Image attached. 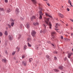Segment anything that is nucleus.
<instances>
[{
    "label": "nucleus",
    "mask_w": 73,
    "mask_h": 73,
    "mask_svg": "<svg viewBox=\"0 0 73 73\" xmlns=\"http://www.w3.org/2000/svg\"><path fill=\"white\" fill-rule=\"evenodd\" d=\"M71 36H73V34L72 33L71 34Z\"/></svg>",
    "instance_id": "obj_61"
},
{
    "label": "nucleus",
    "mask_w": 73,
    "mask_h": 73,
    "mask_svg": "<svg viewBox=\"0 0 73 73\" xmlns=\"http://www.w3.org/2000/svg\"><path fill=\"white\" fill-rule=\"evenodd\" d=\"M33 60V59L32 58H30L29 59V62H31V61H32Z\"/></svg>",
    "instance_id": "obj_31"
},
{
    "label": "nucleus",
    "mask_w": 73,
    "mask_h": 73,
    "mask_svg": "<svg viewBox=\"0 0 73 73\" xmlns=\"http://www.w3.org/2000/svg\"><path fill=\"white\" fill-rule=\"evenodd\" d=\"M31 1L34 4H36V3H37L36 0H31Z\"/></svg>",
    "instance_id": "obj_8"
},
{
    "label": "nucleus",
    "mask_w": 73,
    "mask_h": 73,
    "mask_svg": "<svg viewBox=\"0 0 73 73\" xmlns=\"http://www.w3.org/2000/svg\"><path fill=\"white\" fill-rule=\"evenodd\" d=\"M43 26L44 27L45 29L43 30V33H45V32L47 31V30L46 29V26L44 24H43Z\"/></svg>",
    "instance_id": "obj_4"
},
{
    "label": "nucleus",
    "mask_w": 73,
    "mask_h": 73,
    "mask_svg": "<svg viewBox=\"0 0 73 73\" xmlns=\"http://www.w3.org/2000/svg\"><path fill=\"white\" fill-rule=\"evenodd\" d=\"M19 36L18 38V40H19V39H20V38L21 37V35L19 34Z\"/></svg>",
    "instance_id": "obj_23"
},
{
    "label": "nucleus",
    "mask_w": 73,
    "mask_h": 73,
    "mask_svg": "<svg viewBox=\"0 0 73 73\" xmlns=\"http://www.w3.org/2000/svg\"><path fill=\"white\" fill-rule=\"evenodd\" d=\"M54 60H55V61L57 60V57H54Z\"/></svg>",
    "instance_id": "obj_40"
},
{
    "label": "nucleus",
    "mask_w": 73,
    "mask_h": 73,
    "mask_svg": "<svg viewBox=\"0 0 73 73\" xmlns=\"http://www.w3.org/2000/svg\"><path fill=\"white\" fill-rule=\"evenodd\" d=\"M28 46H29V47H31V44H29V43H28Z\"/></svg>",
    "instance_id": "obj_37"
},
{
    "label": "nucleus",
    "mask_w": 73,
    "mask_h": 73,
    "mask_svg": "<svg viewBox=\"0 0 73 73\" xmlns=\"http://www.w3.org/2000/svg\"><path fill=\"white\" fill-rule=\"evenodd\" d=\"M67 11H69V9H68V8H67Z\"/></svg>",
    "instance_id": "obj_54"
},
{
    "label": "nucleus",
    "mask_w": 73,
    "mask_h": 73,
    "mask_svg": "<svg viewBox=\"0 0 73 73\" xmlns=\"http://www.w3.org/2000/svg\"><path fill=\"white\" fill-rule=\"evenodd\" d=\"M70 20L72 22H73V20L70 19Z\"/></svg>",
    "instance_id": "obj_50"
},
{
    "label": "nucleus",
    "mask_w": 73,
    "mask_h": 73,
    "mask_svg": "<svg viewBox=\"0 0 73 73\" xmlns=\"http://www.w3.org/2000/svg\"><path fill=\"white\" fill-rule=\"evenodd\" d=\"M6 29L7 30H8V28L7 27H6Z\"/></svg>",
    "instance_id": "obj_52"
},
{
    "label": "nucleus",
    "mask_w": 73,
    "mask_h": 73,
    "mask_svg": "<svg viewBox=\"0 0 73 73\" xmlns=\"http://www.w3.org/2000/svg\"><path fill=\"white\" fill-rule=\"evenodd\" d=\"M18 61H16V63H18Z\"/></svg>",
    "instance_id": "obj_59"
},
{
    "label": "nucleus",
    "mask_w": 73,
    "mask_h": 73,
    "mask_svg": "<svg viewBox=\"0 0 73 73\" xmlns=\"http://www.w3.org/2000/svg\"><path fill=\"white\" fill-rule=\"evenodd\" d=\"M8 38L9 41H12L13 40V37L12 35H9L8 36Z\"/></svg>",
    "instance_id": "obj_5"
},
{
    "label": "nucleus",
    "mask_w": 73,
    "mask_h": 73,
    "mask_svg": "<svg viewBox=\"0 0 73 73\" xmlns=\"http://www.w3.org/2000/svg\"><path fill=\"white\" fill-rule=\"evenodd\" d=\"M40 17H39V19H42V15H43V13L42 12V11H40L39 12Z\"/></svg>",
    "instance_id": "obj_3"
},
{
    "label": "nucleus",
    "mask_w": 73,
    "mask_h": 73,
    "mask_svg": "<svg viewBox=\"0 0 73 73\" xmlns=\"http://www.w3.org/2000/svg\"><path fill=\"white\" fill-rule=\"evenodd\" d=\"M53 53H54V54H57V51H54L53 52Z\"/></svg>",
    "instance_id": "obj_39"
},
{
    "label": "nucleus",
    "mask_w": 73,
    "mask_h": 73,
    "mask_svg": "<svg viewBox=\"0 0 73 73\" xmlns=\"http://www.w3.org/2000/svg\"><path fill=\"white\" fill-rule=\"evenodd\" d=\"M45 15L46 16H48V17H50V18H52V17L51 15H49V14H48V13H46Z\"/></svg>",
    "instance_id": "obj_11"
},
{
    "label": "nucleus",
    "mask_w": 73,
    "mask_h": 73,
    "mask_svg": "<svg viewBox=\"0 0 73 73\" xmlns=\"http://www.w3.org/2000/svg\"><path fill=\"white\" fill-rule=\"evenodd\" d=\"M5 1L6 3H7L8 2V0H5Z\"/></svg>",
    "instance_id": "obj_45"
},
{
    "label": "nucleus",
    "mask_w": 73,
    "mask_h": 73,
    "mask_svg": "<svg viewBox=\"0 0 73 73\" xmlns=\"http://www.w3.org/2000/svg\"><path fill=\"white\" fill-rule=\"evenodd\" d=\"M47 43L49 44H50V42L49 41H47Z\"/></svg>",
    "instance_id": "obj_47"
},
{
    "label": "nucleus",
    "mask_w": 73,
    "mask_h": 73,
    "mask_svg": "<svg viewBox=\"0 0 73 73\" xmlns=\"http://www.w3.org/2000/svg\"><path fill=\"white\" fill-rule=\"evenodd\" d=\"M60 21H62V23H63V21H61V20H60Z\"/></svg>",
    "instance_id": "obj_62"
},
{
    "label": "nucleus",
    "mask_w": 73,
    "mask_h": 73,
    "mask_svg": "<svg viewBox=\"0 0 73 73\" xmlns=\"http://www.w3.org/2000/svg\"><path fill=\"white\" fill-rule=\"evenodd\" d=\"M0 57H1V55L0 54Z\"/></svg>",
    "instance_id": "obj_64"
},
{
    "label": "nucleus",
    "mask_w": 73,
    "mask_h": 73,
    "mask_svg": "<svg viewBox=\"0 0 73 73\" xmlns=\"http://www.w3.org/2000/svg\"><path fill=\"white\" fill-rule=\"evenodd\" d=\"M58 68L59 69L61 70H63V66H59Z\"/></svg>",
    "instance_id": "obj_12"
},
{
    "label": "nucleus",
    "mask_w": 73,
    "mask_h": 73,
    "mask_svg": "<svg viewBox=\"0 0 73 73\" xmlns=\"http://www.w3.org/2000/svg\"><path fill=\"white\" fill-rule=\"evenodd\" d=\"M0 11H4V9H3V8H2L1 9V8H0Z\"/></svg>",
    "instance_id": "obj_44"
},
{
    "label": "nucleus",
    "mask_w": 73,
    "mask_h": 73,
    "mask_svg": "<svg viewBox=\"0 0 73 73\" xmlns=\"http://www.w3.org/2000/svg\"><path fill=\"white\" fill-rule=\"evenodd\" d=\"M15 12L17 13H19L20 12V11H19L18 9H17L16 10Z\"/></svg>",
    "instance_id": "obj_17"
},
{
    "label": "nucleus",
    "mask_w": 73,
    "mask_h": 73,
    "mask_svg": "<svg viewBox=\"0 0 73 73\" xmlns=\"http://www.w3.org/2000/svg\"><path fill=\"white\" fill-rule=\"evenodd\" d=\"M55 34V32H52V36H53V35Z\"/></svg>",
    "instance_id": "obj_34"
},
{
    "label": "nucleus",
    "mask_w": 73,
    "mask_h": 73,
    "mask_svg": "<svg viewBox=\"0 0 73 73\" xmlns=\"http://www.w3.org/2000/svg\"><path fill=\"white\" fill-rule=\"evenodd\" d=\"M47 4L49 6V7L50 6V4H49L47 3Z\"/></svg>",
    "instance_id": "obj_53"
},
{
    "label": "nucleus",
    "mask_w": 73,
    "mask_h": 73,
    "mask_svg": "<svg viewBox=\"0 0 73 73\" xmlns=\"http://www.w3.org/2000/svg\"><path fill=\"white\" fill-rule=\"evenodd\" d=\"M11 11V10L9 9H8L7 10V13H9V12H10Z\"/></svg>",
    "instance_id": "obj_18"
},
{
    "label": "nucleus",
    "mask_w": 73,
    "mask_h": 73,
    "mask_svg": "<svg viewBox=\"0 0 73 73\" xmlns=\"http://www.w3.org/2000/svg\"><path fill=\"white\" fill-rule=\"evenodd\" d=\"M4 35L6 36H8V31H5Z\"/></svg>",
    "instance_id": "obj_16"
},
{
    "label": "nucleus",
    "mask_w": 73,
    "mask_h": 73,
    "mask_svg": "<svg viewBox=\"0 0 73 73\" xmlns=\"http://www.w3.org/2000/svg\"><path fill=\"white\" fill-rule=\"evenodd\" d=\"M22 58H25V55H22Z\"/></svg>",
    "instance_id": "obj_42"
},
{
    "label": "nucleus",
    "mask_w": 73,
    "mask_h": 73,
    "mask_svg": "<svg viewBox=\"0 0 73 73\" xmlns=\"http://www.w3.org/2000/svg\"><path fill=\"white\" fill-rule=\"evenodd\" d=\"M58 26H59V24H58V23H56L55 27L57 28H58Z\"/></svg>",
    "instance_id": "obj_27"
},
{
    "label": "nucleus",
    "mask_w": 73,
    "mask_h": 73,
    "mask_svg": "<svg viewBox=\"0 0 73 73\" xmlns=\"http://www.w3.org/2000/svg\"><path fill=\"white\" fill-rule=\"evenodd\" d=\"M52 40V41H54V40H55V37H53L52 38H51Z\"/></svg>",
    "instance_id": "obj_41"
},
{
    "label": "nucleus",
    "mask_w": 73,
    "mask_h": 73,
    "mask_svg": "<svg viewBox=\"0 0 73 73\" xmlns=\"http://www.w3.org/2000/svg\"><path fill=\"white\" fill-rule=\"evenodd\" d=\"M72 54H73V53H72L68 54V58H70V56H71Z\"/></svg>",
    "instance_id": "obj_15"
},
{
    "label": "nucleus",
    "mask_w": 73,
    "mask_h": 73,
    "mask_svg": "<svg viewBox=\"0 0 73 73\" xmlns=\"http://www.w3.org/2000/svg\"><path fill=\"white\" fill-rule=\"evenodd\" d=\"M20 19L21 20H24V17H21Z\"/></svg>",
    "instance_id": "obj_30"
},
{
    "label": "nucleus",
    "mask_w": 73,
    "mask_h": 73,
    "mask_svg": "<svg viewBox=\"0 0 73 73\" xmlns=\"http://www.w3.org/2000/svg\"><path fill=\"white\" fill-rule=\"evenodd\" d=\"M11 22H15V19H11Z\"/></svg>",
    "instance_id": "obj_25"
},
{
    "label": "nucleus",
    "mask_w": 73,
    "mask_h": 73,
    "mask_svg": "<svg viewBox=\"0 0 73 73\" xmlns=\"http://www.w3.org/2000/svg\"><path fill=\"white\" fill-rule=\"evenodd\" d=\"M7 25L9 28H11V25L9 24H8Z\"/></svg>",
    "instance_id": "obj_29"
},
{
    "label": "nucleus",
    "mask_w": 73,
    "mask_h": 73,
    "mask_svg": "<svg viewBox=\"0 0 73 73\" xmlns=\"http://www.w3.org/2000/svg\"><path fill=\"white\" fill-rule=\"evenodd\" d=\"M14 24H15V23L12 22L11 23V27H13V25H14Z\"/></svg>",
    "instance_id": "obj_24"
},
{
    "label": "nucleus",
    "mask_w": 73,
    "mask_h": 73,
    "mask_svg": "<svg viewBox=\"0 0 73 73\" xmlns=\"http://www.w3.org/2000/svg\"><path fill=\"white\" fill-rule=\"evenodd\" d=\"M26 28L27 29H29L30 28V25H29V23H27L26 25Z\"/></svg>",
    "instance_id": "obj_7"
},
{
    "label": "nucleus",
    "mask_w": 73,
    "mask_h": 73,
    "mask_svg": "<svg viewBox=\"0 0 73 73\" xmlns=\"http://www.w3.org/2000/svg\"><path fill=\"white\" fill-rule=\"evenodd\" d=\"M3 36V33L2 32H0V36Z\"/></svg>",
    "instance_id": "obj_36"
},
{
    "label": "nucleus",
    "mask_w": 73,
    "mask_h": 73,
    "mask_svg": "<svg viewBox=\"0 0 73 73\" xmlns=\"http://www.w3.org/2000/svg\"><path fill=\"white\" fill-rule=\"evenodd\" d=\"M31 41V38H28L27 40V41Z\"/></svg>",
    "instance_id": "obj_33"
},
{
    "label": "nucleus",
    "mask_w": 73,
    "mask_h": 73,
    "mask_svg": "<svg viewBox=\"0 0 73 73\" xmlns=\"http://www.w3.org/2000/svg\"><path fill=\"white\" fill-rule=\"evenodd\" d=\"M58 15L60 17H61V18H63V17H64V15L61 13H59Z\"/></svg>",
    "instance_id": "obj_9"
},
{
    "label": "nucleus",
    "mask_w": 73,
    "mask_h": 73,
    "mask_svg": "<svg viewBox=\"0 0 73 73\" xmlns=\"http://www.w3.org/2000/svg\"><path fill=\"white\" fill-rule=\"evenodd\" d=\"M5 45H6V46H7V43H5Z\"/></svg>",
    "instance_id": "obj_55"
},
{
    "label": "nucleus",
    "mask_w": 73,
    "mask_h": 73,
    "mask_svg": "<svg viewBox=\"0 0 73 73\" xmlns=\"http://www.w3.org/2000/svg\"><path fill=\"white\" fill-rule=\"evenodd\" d=\"M33 25H38V24H39L38 23L36 22V23H34L33 24Z\"/></svg>",
    "instance_id": "obj_22"
},
{
    "label": "nucleus",
    "mask_w": 73,
    "mask_h": 73,
    "mask_svg": "<svg viewBox=\"0 0 73 73\" xmlns=\"http://www.w3.org/2000/svg\"><path fill=\"white\" fill-rule=\"evenodd\" d=\"M22 64L23 65H24V66H25L27 65V62L25 61H23Z\"/></svg>",
    "instance_id": "obj_6"
},
{
    "label": "nucleus",
    "mask_w": 73,
    "mask_h": 73,
    "mask_svg": "<svg viewBox=\"0 0 73 73\" xmlns=\"http://www.w3.org/2000/svg\"><path fill=\"white\" fill-rule=\"evenodd\" d=\"M46 57L48 59V60H49V61L51 59H50V57L48 55H47L46 56Z\"/></svg>",
    "instance_id": "obj_10"
},
{
    "label": "nucleus",
    "mask_w": 73,
    "mask_h": 73,
    "mask_svg": "<svg viewBox=\"0 0 73 73\" xmlns=\"http://www.w3.org/2000/svg\"><path fill=\"white\" fill-rule=\"evenodd\" d=\"M72 51H73V48H72Z\"/></svg>",
    "instance_id": "obj_63"
},
{
    "label": "nucleus",
    "mask_w": 73,
    "mask_h": 73,
    "mask_svg": "<svg viewBox=\"0 0 73 73\" xmlns=\"http://www.w3.org/2000/svg\"><path fill=\"white\" fill-rule=\"evenodd\" d=\"M2 61L3 62H4V63H6L7 62V60L5 59H2Z\"/></svg>",
    "instance_id": "obj_13"
},
{
    "label": "nucleus",
    "mask_w": 73,
    "mask_h": 73,
    "mask_svg": "<svg viewBox=\"0 0 73 73\" xmlns=\"http://www.w3.org/2000/svg\"><path fill=\"white\" fill-rule=\"evenodd\" d=\"M65 40H66L67 41H70V40L69 39H68L67 38H65Z\"/></svg>",
    "instance_id": "obj_26"
},
{
    "label": "nucleus",
    "mask_w": 73,
    "mask_h": 73,
    "mask_svg": "<svg viewBox=\"0 0 73 73\" xmlns=\"http://www.w3.org/2000/svg\"><path fill=\"white\" fill-rule=\"evenodd\" d=\"M5 53L6 54H8V52H7V51H6Z\"/></svg>",
    "instance_id": "obj_51"
},
{
    "label": "nucleus",
    "mask_w": 73,
    "mask_h": 73,
    "mask_svg": "<svg viewBox=\"0 0 73 73\" xmlns=\"http://www.w3.org/2000/svg\"><path fill=\"white\" fill-rule=\"evenodd\" d=\"M66 59H67V58H66V57H65L64 58V61H65V60H66Z\"/></svg>",
    "instance_id": "obj_49"
},
{
    "label": "nucleus",
    "mask_w": 73,
    "mask_h": 73,
    "mask_svg": "<svg viewBox=\"0 0 73 73\" xmlns=\"http://www.w3.org/2000/svg\"><path fill=\"white\" fill-rule=\"evenodd\" d=\"M40 9H41V10H40V11H41L42 12V11H44V9H42V8H41Z\"/></svg>",
    "instance_id": "obj_46"
},
{
    "label": "nucleus",
    "mask_w": 73,
    "mask_h": 73,
    "mask_svg": "<svg viewBox=\"0 0 73 73\" xmlns=\"http://www.w3.org/2000/svg\"><path fill=\"white\" fill-rule=\"evenodd\" d=\"M44 20L46 24L47 25L49 26L50 29L52 28V24L51 23L49 22V19L46 18V17H44Z\"/></svg>",
    "instance_id": "obj_1"
},
{
    "label": "nucleus",
    "mask_w": 73,
    "mask_h": 73,
    "mask_svg": "<svg viewBox=\"0 0 73 73\" xmlns=\"http://www.w3.org/2000/svg\"><path fill=\"white\" fill-rule=\"evenodd\" d=\"M33 19H36V17L34 16H32V19H31V21H33Z\"/></svg>",
    "instance_id": "obj_20"
},
{
    "label": "nucleus",
    "mask_w": 73,
    "mask_h": 73,
    "mask_svg": "<svg viewBox=\"0 0 73 73\" xmlns=\"http://www.w3.org/2000/svg\"><path fill=\"white\" fill-rule=\"evenodd\" d=\"M68 3L70 4V5H71V7H73V5H72V3H71V1H70V0H69Z\"/></svg>",
    "instance_id": "obj_19"
},
{
    "label": "nucleus",
    "mask_w": 73,
    "mask_h": 73,
    "mask_svg": "<svg viewBox=\"0 0 73 73\" xmlns=\"http://www.w3.org/2000/svg\"><path fill=\"white\" fill-rule=\"evenodd\" d=\"M20 48H19V47H17L16 48V50H17V52H19L20 51Z\"/></svg>",
    "instance_id": "obj_21"
},
{
    "label": "nucleus",
    "mask_w": 73,
    "mask_h": 73,
    "mask_svg": "<svg viewBox=\"0 0 73 73\" xmlns=\"http://www.w3.org/2000/svg\"><path fill=\"white\" fill-rule=\"evenodd\" d=\"M52 45L53 46H54V44H52Z\"/></svg>",
    "instance_id": "obj_60"
},
{
    "label": "nucleus",
    "mask_w": 73,
    "mask_h": 73,
    "mask_svg": "<svg viewBox=\"0 0 73 73\" xmlns=\"http://www.w3.org/2000/svg\"><path fill=\"white\" fill-rule=\"evenodd\" d=\"M36 34V32L35 30H33L31 32V35L33 37H36L35 35Z\"/></svg>",
    "instance_id": "obj_2"
},
{
    "label": "nucleus",
    "mask_w": 73,
    "mask_h": 73,
    "mask_svg": "<svg viewBox=\"0 0 73 73\" xmlns=\"http://www.w3.org/2000/svg\"><path fill=\"white\" fill-rule=\"evenodd\" d=\"M38 5L39 8H41V5L40 3H39Z\"/></svg>",
    "instance_id": "obj_35"
},
{
    "label": "nucleus",
    "mask_w": 73,
    "mask_h": 73,
    "mask_svg": "<svg viewBox=\"0 0 73 73\" xmlns=\"http://www.w3.org/2000/svg\"><path fill=\"white\" fill-rule=\"evenodd\" d=\"M16 57H13V60H16Z\"/></svg>",
    "instance_id": "obj_48"
},
{
    "label": "nucleus",
    "mask_w": 73,
    "mask_h": 73,
    "mask_svg": "<svg viewBox=\"0 0 73 73\" xmlns=\"http://www.w3.org/2000/svg\"><path fill=\"white\" fill-rule=\"evenodd\" d=\"M42 30L40 31V33H42Z\"/></svg>",
    "instance_id": "obj_57"
},
{
    "label": "nucleus",
    "mask_w": 73,
    "mask_h": 73,
    "mask_svg": "<svg viewBox=\"0 0 73 73\" xmlns=\"http://www.w3.org/2000/svg\"><path fill=\"white\" fill-rule=\"evenodd\" d=\"M66 27H68V24H66Z\"/></svg>",
    "instance_id": "obj_58"
},
{
    "label": "nucleus",
    "mask_w": 73,
    "mask_h": 73,
    "mask_svg": "<svg viewBox=\"0 0 73 73\" xmlns=\"http://www.w3.org/2000/svg\"><path fill=\"white\" fill-rule=\"evenodd\" d=\"M16 53V52H13L12 53V55H14L15 54V53Z\"/></svg>",
    "instance_id": "obj_43"
},
{
    "label": "nucleus",
    "mask_w": 73,
    "mask_h": 73,
    "mask_svg": "<svg viewBox=\"0 0 73 73\" xmlns=\"http://www.w3.org/2000/svg\"><path fill=\"white\" fill-rule=\"evenodd\" d=\"M27 49V45H25L24 46V47H23V49L24 50H25L26 49Z\"/></svg>",
    "instance_id": "obj_14"
},
{
    "label": "nucleus",
    "mask_w": 73,
    "mask_h": 73,
    "mask_svg": "<svg viewBox=\"0 0 73 73\" xmlns=\"http://www.w3.org/2000/svg\"><path fill=\"white\" fill-rule=\"evenodd\" d=\"M38 45H36L35 46V48L36 49H38Z\"/></svg>",
    "instance_id": "obj_32"
},
{
    "label": "nucleus",
    "mask_w": 73,
    "mask_h": 73,
    "mask_svg": "<svg viewBox=\"0 0 73 73\" xmlns=\"http://www.w3.org/2000/svg\"><path fill=\"white\" fill-rule=\"evenodd\" d=\"M54 72H58L59 71V70L57 69H54Z\"/></svg>",
    "instance_id": "obj_28"
},
{
    "label": "nucleus",
    "mask_w": 73,
    "mask_h": 73,
    "mask_svg": "<svg viewBox=\"0 0 73 73\" xmlns=\"http://www.w3.org/2000/svg\"><path fill=\"white\" fill-rule=\"evenodd\" d=\"M61 38L62 39H63V36H61Z\"/></svg>",
    "instance_id": "obj_56"
},
{
    "label": "nucleus",
    "mask_w": 73,
    "mask_h": 73,
    "mask_svg": "<svg viewBox=\"0 0 73 73\" xmlns=\"http://www.w3.org/2000/svg\"><path fill=\"white\" fill-rule=\"evenodd\" d=\"M55 29L56 30V31L57 32H59V31H59V30L57 29Z\"/></svg>",
    "instance_id": "obj_38"
}]
</instances>
